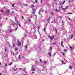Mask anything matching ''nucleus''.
I'll return each instance as SVG.
<instances>
[{
    "instance_id": "nucleus-55",
    "label": "nucleus",
    "mask_w": 75,
    "mask_h": 75,
    "mask_svg": "<svg viewBox=\"0 0 75 75\" xmlns=\"http://www.w3.org/2000/svg\"><path fill=\"white\" fill-rule=\"evenodd\" d=\"M15 50H16L17 51V50H18V49L17 48H15Z\"/></svg>"
},
{
    "instance_id": "nucleus-22",
    "label": "nucleus",
    "mask_w": 75,
    "mask_h": 75,
    "mask_svg": "<svg viewBox=\"0 0 75 75\" xmlns=\"http://www.w3.org/2000/svg\"><path fill=\"white\" fill-rule=\"evenodd\" d=\"M32 69L31 70V71H35V69H34V68H32Z\"/></svg>"
},
{
    "instance_id": "nucleus-23",
    "label": "nucleus",
    "mask_w": 75,
    "mask_h": 75,
    "mask_svg": "<svg viewBox=\"0 0 75 75\" xmlns=\"http://www.w3.org/2000/svg\"><path fill=\"white\" fill-rule=\"evenodd\" d=\"M55 20H54V21H53L52 22V23H55Z\"/></svg>"
},
{
    "instance_id": "nucleus-19",
    "label": "nucleus",
    "mask_w": 75,
    "mask_h": 75,
    "mask_svg": "<svg viewBox=\"0 0 75 75\" xmlns=\"http://www.w3.org/2000/svg\"><path fill=\"white\" fill-rule=\"evenodd\" d=\"M64 52H67V50L66 49H64Z\"/></svg>"
},
{
    "instance_id": "nucleus-57",
    "label": "nucleus",
    "mask_w": 75,
    "mask_h": 75,
    "mask_svg": "<svg viewBox=\"0 0 75 75\" xmlns=\"http://www.w3.org/2000/svg\"><path fill=\"white\" fill-rule=\"evenodd\" d=\"M18 25H19V26H20V27H21V26L20 25V24H19L18 23Z\"/></svg>"
},
{
    "instance_id": "nucleus-32",
    "label": "nucleus",
    "mask_w": 75,
    "mask_h": 75,
    "mask_svg": "<svg viewBox=\"0 0 75 75\" xmlns=\"http://www.w3.org/2000/svg\"><path fill=\"white\" fill-rule=\"evenodd\" d=\"M20 55H19V56H18V59H20Z\"/></svg>"
},
{
    "instance_id": "nucleus-6",
    "label": "nucleus",
    "mask_w": 75,
    "mask_h": 75,
    "mask_svg": "<svg viewBox=\"0 0 75 75\" xmlns=\"http://www.w3.org/2000/svg\"><path fill=\"white\" fill-rule=\"evenodd\" d=\"M31 8H32V10H33H33H35V9H34V8H33V7H34V5H31Z\"/></svg>"
},
{
    "instance_id": "nucleus-7",
    "label": "nucleus",
    "mask_w": 75,
    "mask_h": 75,
    "mask_svg": "<svg viewBox=\"0 0 75 75\" xmlns=\"http://www.w3.org/2000/svg\"><path fill=\"white\" fill-rule=\"evenodd\" d=\"M63 42H64V41H62L61 42V45H62V47H64V45H63Z\"/></svg>"
},
{
    "instance_id": "nucleus-18",
    "label": "nucleus",
    "mask_w": 75,
    "mask_h": 75,
    "mask_svg": "<svg viewBox=\"0 0 75 75\" xmlns=\"http://www.w3.org/2000/svg\"><path fill=\"white\" fill-rule=\"evenodd\" d=\"M46 26H45V28H44V30L45 31V28H46Z\"/></svg>"
},
{
    "instance_id": "nucleus-43",
    "label": "nucleus",
    "mask_w": 75,
    "mask_h": 75,
    "mask_svg": "<svg viewBox=\"0 0 75 75\" xmlns=\"http://www.w3.org/2000/svg\"><path fill=\"white\" fill-rule=\"evenodd\" d=\"M13 47H15V44H13Z\"/></svg>"
},
{
    "instance_id": "nucleus-15",
    "label": "nucleus",
    "mask_w": 75,
    "mask_h": 75,
    "mask_svg": "<svg viewBox=\"0 0 75 75\" xmlns=\"http://www.w3.org/2000/svg\"><path fill=\"white\" fill-rule=\"evenodd\" d=\"M73 34H72L71 35V38H70V39H72L73 38Z\"/></svg>"
},
{
    "instance_id": "nucleus-37",
    "label": "nucleus",
    "mask_w": 75,
    "mask_h": 75,
    "mask_svg": "<svg viewBox=\"0 0 75 75\" xmlns=\"http://www.w3.org/2000/svg\"><path fill=\"white\" fill-rule=\"evenodd\" d=\"M38 1V0H35V3H37Z\"/></svg>"
},
{
    "instance_id": "nucleus-29",
    "label": "nucleus",
    "mask_w": 75,
    "mask_h": 75,
    "mask_svg": "<svg viewBox=\"0 0 75 75\" xmlns=\"http://www.w3.org/2000/svg\"><path fill=\"white\" fill-rule=\"evenodd\" d=\"M55 11H56V12H59V10L56 9L55 10Z\"/></svg>"
},
{
    "instance_id": "nucleus-42",
    "label": "nucleus",
    "mask_w": 75,
    "mask_h": 75,
    "mask_svg": "<svg viewBox=\"0 0 75 75\" xmlns=\"http://www.w3.org/2000/svg\"><path fill=\"white\" fill-rule=\"evenodd\" d=\"M50 50H52V47H50Z\"/></svg>"
},
{
    "instance_id": "nucleus-5",
    "label": "nucleus",
    "mask_w": 75,
    "mask_h": 75,
    "mask_svg": "<svg viewBox=\"0 0 75 75\" xmlns=\"http://www.w3.org/2000/svg\"><path fill=\"white\" fill-rule=\"evenodd\" d=\"M10 13V11L8 10H6L5 12V14H8V13Z\"/></svg>"
},
{
    "instance_id": "nucleus-60",
    "label": "nucleus",
    "mask_w": 75,
    "mask_h": 75,
    "mask_svg": "<svg viewBox=\"0 0 75 75\" xmlns=\"http://www.w3.org/2000/svg\"><path fill=\"white\" fill-rule=\"evenodd\" d=\"M56 55V53H54V54L53 55L55 56Z\"/></svg>"
},
{
    "instance_id": "nucleus-54",
    "label": "nucleus",
    "mask_w": 75,
    "mask_h": 75,
    "mask_svg": "<svg viewBox=\"0 0 75 75\" xmlns=\"http://www.w3.org/2000/svg\"><path fill=\"white\" fill-rule=\"evenodd\" d=\"M35 38L36 39H37V36H36Z\"/></svg>"
},
{
    "instance_id": "nucleus-30",
    "label": "nucleus",
    "mask_w": 75,
    "mask_h": 75,
    "mask_svg": "<svg viewBox=\"0 0 75 75\" xmlns=\"http://www.w3.org/2000/svg\"><path fill=\"white\" fill-rule=\"evenodd\" d=\"M68 14H72L73 13H68Z\"/></svg>"
},
{
    "instance_id": "nucleus-58",
    "label": "nucleus",
    "mask_w": 75,
    "mask_h": 75,
    "mask_svg": "<svg viewBox=\"0 0 75 75\" xmlns=\"http://www.w3.org/2000/svg\"><path fill=\"white\" fill-rule=\"evenodd\" d=\"M16 65H15V67H14V68H16Z\"/></svg>"
},
{
    "instance_id": "nucleus-40",
    "label": "nucleus",
    "mask_w": 75,
    "mask_h": 75,
    "mask_svg": "<svg viewBox=\"0 0 75 75\" xmlns=\"http://www.w3.org/2000/svg\"><path fill=\"white\" fill-rule=\"evenodd\" d=\"M64 28H62L61 29V30H62H62H64Z\"/></svg>"
},
{
    "instance_id": "nucleus-10",
    "label": "nucleus",
    "mask_w": 75,
    "mask_h": 75,
    "mask_svg": "<svg viewBox=\"0 0 75 75\" xmlns=\"http://www.w3.org/2000/svg\"><path fill=\"white\" fill-rule=\"evenodd\" d=\"M69 48L70 49H71V50H74V48H72V47L70 46H69Z\"/></svg>"
},
{
    "instance_id": "nucleus-51",
    "label": "nucleus",
    "mask_w": 75,
    "mask_h": 75,
    "mask_svg": "<svg viewBox=\"0 0 75 75\" xmlns=\"http://www.w3.org/2000/svg\"><path fill=\"white\" fill-rule=\"evenodd\" d=\"M41 71H44V69H43L41 70Z\"/></svg>"
},
{
    "instance_id": "nucleus-14",
    "label": "nucleus",
    "mask_w": 75,
    "mask_h": 75,
    "mask_svg": "<svg viewBox=\"0 0 75 75\" xmlns=\"http://www.w3.org/2000/svg\"><path fill=\"white\" fill-rule=\"evenodd\" d=\"M35 66L33 65L32 67V68H33L34 69H35Z\"/></svg>"
},
{
    "instance_id": "nucleus-34",
    "label": "nucleus",
    "mask_w": 75,
    "mask_h": 75,
    "mask_svg": "<svg viewBox=\"0 0 75 75\" xmlns=\"http://www.w3.org/2000/svg\"><path fill=\"white\" fill-rule=\"evenodd\" d=\"M50 14L52 15V14H54V13L52 12H50Z\"/></svg>"
},
{
    "instance_id": "nucleus-59",
    "label": "nucleus",
    "mask_w": 75,
    "mask_h": 75,
    "mask_svg": "<svg viewBox=\"0 0 75 75\" xmlns=\"http://www.w3.org/2000/svg\"><path fill=\"white\" fill-rule=\"evenodd\" d=\"M59 4H60V5H61V4H61V2H59Z\"/></svg>"
},
{
    "instance_id": "nucleus-49",
    "label": "nucleus",
    "mask_w": 75,
    "mask_h": 75,
    "mask_svg": "<svg viewBox=\"0 0 75 75\" xmlns=\"http://www.w3.org/2000/svg\"><path fill=\"white\" fill-rule=\"evenodd\" d=\"M25 6H28V5L27 4H25Z\"/></svg>"
},
{
    "instance_id": "nucleus-62",
    "label": "nucleus",
    "mask_w": 75,
    "mask_h": 75,
    "mask_svg": "<svg viewBox=\"0 0 75 75\" xmlns=\"http://www.w3.org/2000/svg\"><path fill=\"white\" fill-rule=\"evenodd\" d=\"M59 18H62V17H61V16H59Z\"/></svg>"
},
{
    "instance_id": "nucleus-26",
    "label": "nucleus",
    "mask_w": 75,
    "mask_h": 75,
    "mask_svg": "<svg viewBox=\"0 0 75 75\" xmlns=\"http://www.w3.org/2000/svg\"><path fill=\"white\" fill-rule=\"evenodd\" d=\"M55 31L56 34H57V29L56 28L55 29Z\"/></svg>"
},
{
    "instance_id": "nucleus-13",
    "label": "nucleus",
    "mask_w": 75,
    "mask_h": 75,
    "mask_svg": "<svg viewBox=\"0 0 75 75\" xmlns=\"http://www.w3.org/2000/svg\"><path fill=\"white\" fill-rule=\"evenodd\" d=\"M42 63H44L45 65H46V63H47V61H44V62H42Z\"/></svg>"
},
{
    "instance_id": "nucleus-27",
    "label": "nucleus",
    "mask_w": 75,
    "mask_h": 75,
    "mask_svg": "<svg viewBox=\"0 0 75 75\" xmlns=\"http://www.w3.org/2000/svg\"><path fill=\"white\" fill-rule=\"evenodd\" d=\"M65 1H64L62 4V5L64 4V3H65Z\"/></svg>"
},
{
    "instance_id": "nucleus-41",
    "label": "nucleus",
    "mask_w": 75,
    "mask_h": 75,
    "mask_svg": "<svg viewBox=\"0 0 75 75\" xmlns=\"http://www.w3.org/2000/svg\"><path fill=\"white\" fill-rule=\"evenodd\" d=\"M28 47V46L27 45H26L25 47V48L26 49Z\"/></svg>"
},
{
    "instance_id": "nucleus-38",
    "label": "nucleus",
    "mask_w": 75,
    "mask_h": 75,
    "mask_svg": "<svg viewBox=\"0 0 75 75\" xmlns=\"http://www.w3.org/2000/svg\"><path fill=\"white\" fill-rule=\"evenodd\" d=\"M4 50H5V51H7V49H6V47H5V48Z\"/></svg>"
},
{
    "instance_id": "nucleus-52",
    "label": "nucleus",
    "mask_w": 75,
    "mask_h": 75,
    "mask_svg": "<svg viewBox=\"0 0 75 75\" xmlns=\"http://www.w3.org/2000/svg\"><path fill=\"white\" fill-rule=\"evenodd\" d=\"M41 0L40 2H41L42 3V0Z\"/></svg>"
},
{
    "instance_id": "nucleus-17",
    "label": "nucleus",
    "mask_w": 75,
    "mask_h": 75,
    "mask_svg": "<svg viewBox=\"0 0 75 75\" xmlns=\"http://www.w3.org/2000/svg\"><path fill=\"white\" fill-rule=\"evenodd\" d=\"M8 65H9L8 64H5L4 66L5 67H7V66H8Z\"/></svg>"
},
{
    "instance_id": "nucleus-20",
    "label": "nucleus",
    "mask_w": 75,
    "mask_h": 75,
    "mask_svg": "<svg viewBox=\"0 0 75 75\" xmlns=\"http://www.w3.org/2000/svg\"><path fill=\"white\" fill-rule=\"evenodd\" d=\"M69 69H70L71 70L72 68V67L70 66L69 67Z\"/></svg>"
},
{
    "instance_id": "nucleus-12",
    "label": "nucleus",
    "mask_w": 75,
    "mask_h": 75,
    "mask_svg": "<svg viewBox=\"0 0 75 75\" xmlns=\"http://www.w3.org/2000/svg\"><path fill=\"white\" fill-rule=\"evenodd\" d=\"M48 55H49L50 57H51V52H50V53H48Z\"/></svg>"
},
{
    "instance_id": "nucleus-4",
    "label": "nucleus",
    "mask_w": 75,
    "mask_h": 75,
    "mask_svg": "<svg viewBox=\"0 0 75 75\" xmlns=\"http://www.w3.org/2000/svg\"><path fill=\"white\" fill-rule=\"evenodd\" d=\"M49 37L50 38V40L52 41L54 39V35H53L52 37L50 36H49Z\"/></svg>"
},
{
    "instance_id": "nucleus-11",
    "label": "nucleus",
    "mask_w": 75,
    "mask_h": 75,
    "mask_svg": "<svg viewBox=\"0 0 75 75\" xmlns=\"http://www.w3.org/2000/svg\"><path fill=\"white\" fill-rule=\"evenodd\" d=\"M61 62H62V64H66V63H64V61H62V60H61Z\"/></svg>"
},
{
    "instance_id": "nucleus-16",
    "label": "nucleus",
    "mask_w": 75,
    "mask_h": 75,
    "mask_svg": "<svg viewBox=\"0 0 75 75\" xmlns=\"http://www.w3.org/2000/svg\"><path fill=\"white\" fill-rule=\"evenodd\" d=\"M15 21L16 24H18V21H17V20H16Z\"/></svg>"
},
{
    "instance_id": "nucleus-33",
    "label": "nucleus",
    "mask_w": 75,
    "mask_h": 75,
    "mask_svg": "<svg viewBox=\"0 0 75 75\" xmlns=\"http://www.w3.org/2000/svg\"><path fill=\"white\" fill-rule=\"evenodd\" d=\"M14 13V11H13L12 12H11V13L12 14Z\"/></svg>"
},
{
    "instance_id": "nucleus-61",
    "label": "nucleus",
    "mask_w": 75,
    "mask_h": 75,
    "mask_svg": "<svg viewBox=\"0 0 75 75\" xmlns=\"http://www.w3.org/2000/svg\"><path fill=\"white\" fill-rule=\"evenodd\" d=\"M74 21H75V18H74Z\"/></svg>"
},
{
    "instance_id": "nucleus-36",
    "label": "nucleus",
    "mask_w": 75,
    "mask_h": 75,
    "mask_svg": "<svg viewBox=\"0 0 75 75\" xmlns=\"http://www.w3.org/2000/svg\"><path fill=\"white\" fill-rule=\"evenodd\" d=\"M29 23H30L31 22V20L30 19H29L28 20Z\"/></svg>"
},
{
    "instance_id": "nucleus-1",
    "label": "nucleus",
    "mask_w": 75,
    "mask_h": 75,
    "mask_svg": "<svg viewBox=\"0 0 75 75\" xmlns=\"http://www.w3.org/2000/svg\"><path fill=\"white\" fill-rule=\"evenodd\" d=\"M35 13V10L33 9L32 14H31V16H30V18H33V17L35 16V14H34V13Z\"/></svg>"
},
{
    "instance_id": "nucleus-50",
    "label": "nucleus",
    "mask_w": 75,
    "mask_h": 75,
    "mask_svg": "<svg viewBox=\"0 0 75 75\" xmlns=\"http://www.w3.org/2000/svg\"><path fill=\"white\" fill-rule=\"evenodd\" d=\"M66 9H67L66 8H63V10H66Z\"/></svg>"
},
{
    "instance_id": "nucleus-56",
    "label": "nucleus",
    "mask_w": 75,
    "mask_h": 75,
    "mask_svg": "<svg viewBox=\"0 0 75 75\" xmlns=\"http://www.w3.org/2000/svg\"><path fill=\"white\" fill-rule=\"evenodd\" d=\"M40 62H41V61H42V60L41 59H40Z\"/></svg>"
},
{
    "instance_id": "nucleus-24",
    "label": "nucleus",
    "mask_w": 75,
    "mask_h": 75,
    "mask_svg": "<svg viewBox=\"0 0 75 75\" xmlns=\"http://www.w3.org/2000/svg\"><path fill=\"white\" fill-rule=\"evenodd\" d=\"M15 5V4H12V7H14Z\"/></svg>"
},
{
    "instance_id": "nucleus-45",
    "label": "nucleus",
    "mask_w": 75,
    "mask_h": 75,
    "mask_svg": "<svg viewBox=\"0 0 75 75\" xmlns=\"http://www.w3.org/2000/svg\"><path fill=\"white\" fill-rule=\"evenodd\" d=\"M69 7V6H66V9H67V8H68Z\"/></svg>"
},
{
    "instance_id": "nucleus-46",
    "label": "nucleus",
    "mask_w": 75,
    "mask_h": 75,
    "mask_svg": "<svg viewBox=\"0 0 75 75\" xmlns=\"http://www.w3.org/2000/svg\"><path fill=\"white\" fill-rule=\"evenodd\" d=\"M17 68L15 69L14 70V71H16V70H17Z\"/></svg>"
},
{
    "instance_id": "nucleus-31",
    "label": "nucleus",
    "mask_w": 75,
    "mask_h": 75,
    "mask_svg": "<svg viewBox=\"0 0 75 75\" xmlns=\"http://www.w3.org/2000/svg\"><path fill=\"white\" fill-rule=\"evenodd\" d=\"M2 18V17H1V15H0V19H1Z\"/></svg>"
},
{
    "instance_id": "nucleus-35",
    "label": "nucleus",
    "mask_w": 75,
    "mask_h": 75,
    "mask_svg": "<svg viewBox=\"0 0 75 75\" xmlns=\"http://www.w3.org/2000/svg\"><path fill=\"white\" fill-rule=\"evenodd\" d=\"M0 11H1V12H2V13H3V12H4L3 10H1Z\"/></svg>"
},
{
    "instance_id": "nucleus-8",
    "label": "nucleus",
    "mask_w": 75,
    "mask_h": 75,
    "mask_svg": "<svg viewBox=\"0 0 75 75\" xmlns=\"http://www.w3.org/2000/svg\"><path fill=\"white\" fill-rule=\"evenodd\" d=\"M42 11L43 12V11H44V10H42V9H41L40 11H39V12L38 13L39 14H40V13H41V12Z\"/></svg>"
},
{
    "instance_id": "nucleus-25",
    "label": "nucleus",
    "mask_w": 75,
    "mask_h": 75,
    "mask_svg": "<svg viewBox=\"0 0 75 75\" xmlns=\"http://www.w3.org/2000/svg\"><path fill=\"white\" fill-rule=\"evenodd\" d=\"M13 64V63H12V62H11V63H10V64H8V65H12V64Z\"/></svg>"
},
{
    "instance_id": "nucleus-53",
    "label": "nucleus",
    "mask_w": 75,
    "mask_h": 75,
    "mask_svg": "<svg viewBox=\"0 0 75 75\" xmlns=\"http://www.w3.org/2000/svg\"><path fill=\"white\" fill-rule=\"evenodd\" d=\"M22 19H24V16H22Z\"/></svg>"
},
{
    "instance_id": "nucleus-63",
    "label": "nucleus",
    "mask_w": 75,
    "mask_h": 75,
    "mask_svg": "<svg viewBox=\"0 0 75 75\" xmlns=\"http://www.w3.org/2000/svg\"><path fill=\"white\" fill-rule=\"evenodd\" d=\"M50 18H49V19H48L49 20H50Z\"/></svg>"
},
{
    "instance_id": "nucleus-3",
    "label": "nucleus",
    "mask_w": 75,
    "mask_h": 75,
    "mask_svg": "<svg viewBox=\"0 0 75 75\" xmlns=\"http://www.w3.org/2000/svg\"><path fill=\"white\" fill-rule=\"evenodd\" d=\"M18 28V27H17L16 28V30H8L7 32V33H11V31H13V30L14 31H16V30H17V28Z\"/></svg>"
},
{
    "instance_id": "nucleus-39",
    "label": "nucleus",
    "mask_w": 75,
    "mask_h": 75,
    "mask_svg": "<svg viewBox=\"0 0 75 75\" xmlns=\"http://www.w3.org/2000/svg\"><path fill=\"white\" fill-rule=\"evenodd\" d=\"M53 44V45H54V44L55 45H56V43H53V44Z\"/></svg>"
},
{
    "instance_id": "nucleus-64",
    "label": "nucleus",
    "mask_w": 75,
    "mask_h": 75,
    "mask_svg": "<svg viewBox=\"0 0 75 75\" xmlns=\"http://www.w3.org/2000/svg\"><path fill=\"white\" fill-rule=\"evenodd\" d=\"M22 75H26L25 74H23Z\"/></svg>"
},
{
    "instance_id": "nucleus-2",
    "label": "nucleus",
    "mask_w": 75,
    "mask_h": 75,
    "mask_svg": "<svg viewBox=\"0 0 75 75\" xmlns=\"http://www.w3.org/2000/svg\"><path fill=\"white\" fill-rule=\"evenodd\" d=\"M17 44L18 46H20L21 45V42H20L19 40H17Z\"/></svg>"
},
{
    "instance_id": "nucleus-21",
    "label": "nucleus",
    "mask_w": 75,
    "mask_h": 75,
    "mask_svg": "<svg viewBox=\"0 0 75 75\" xmlns=\"http://www.w3.org/2000/svg\"><path fill=\"white\" fill-rule=\"evenodd\" d=\"M34 16H35V18L36 19H37V15H35Z\"/></svg>"
},
{
    "instance_id": "nucleus-44",
    "label": "nucleus",
    "mask_w": 75,
    "mask_h": 75,
    "mask_svg": "<svg viewBox=\"0 0 75 75\" xmlns=\"http://www.w3.org/2000/svg\"><path fill=\"white\" fill-rule=\"evenodd\" d=\"M14 18H15V21L17 20V19L16 18V17H15Z\"/></svg>"
},
{
    "instance_id": "nucleus-47",
    "label": "nucleus",
    "mask_w": 75,
    "mask_h": 75,
    "mask_svg": "<svg viewBox=\"0 0 75 75\" xmlns=\"http://www.w3.org/2000/svg\"><path fill=\"white\" fill-rule=\"evenodd\" d=\"M64 41H66V39L65 38H64Z\"/></svg>"
},
{
    "instance_id": "nucleus-28",
    "label": "nucleus",
    "mask_w": 75,
    "mask_h": 75,
    "mask_svg": "<svg viewBox=\"0 0 75 75\" xmlns=\"http://www.w3.org/2000/svg\"><path fill=\"white\" fill-rule=\"evenodd\" d=\"M2 27V24H1L0 23V27H1H1Z\"/></svg>"
},
{
    "instance_id": "nucleus-9",
    "label": "nucleus",
    "mask_w": 75,
    "mask_h": 75,
    "mask_svg": "<svg viewBox=\"0 0 75 75\" xmlns=\"http://www.w3.org/2000/svg\"><path fill=\"white\" fill-rule=\"evenodd\" d=\"M19 69H21V70H22V71H26V69H21V68H19Z\"/></svg>"
},
{
    "instance_id": "nucleus-48",
    "label": "nucleus",
    "mask_w": 75,
    "mask_h": 75,
    "mask_svg": "<svg viewBox=\"0 0 75 75\" xmlns=\"http://www.w3.org/2000/svg\"><path fill=\"white\" fill-rule=\"evenodd\" d=\"M62 53L63 54V55H65V54L64 52H62Z\"/></svg>"
}]
</instances>
